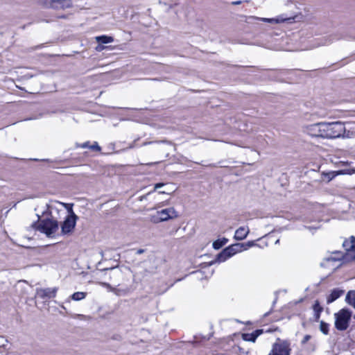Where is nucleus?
<instances>
[{
    "label": "nucleus",
    "mask_w": 355,
    "mask_h": 355,
    "mask_svg": "<svg viewBox=\"0 0 355 355\" xmlns=\"http://www.w3.org/2000/svg\"><path fill=\"white\" fill-rule=\"evenodd\" d=\"M59 207H62V202L58 201H51L49 204L43 200H40L35 207V211L38 218L49 216L57 218L60 211H62Z\"/></svg>",
    "instance_id": "nucleus-1"
},
{
    "label": "nucleus",
    "mask_w": 355,
    "mask_h": 355,
    "mask_svg": "<svg viewBox=\"0 0 355 355\" xmlns=\"http://www.w3.org/2000/svg\"><path fill=\"white\" fill-rule=\"evenodd\" d=\"M43 219H39L37 223H33L32 226L37 230L45 234L48 237H52L58 232L59 224L57 218L45 216Z\"/></svg>",
    "instance_id": "nucleus-2"
},
{
    "label": "nucleus",
    "mask_w": 355,
    "mask_h": 355,
    "mask_svg": "<svg viewBox=\"0 0 355 355\" xmlns=\"http://www.w3.org/2000/svg\"><path fill=\"white\" fill-rule=\"evenodd\" d=\"M344 131V123L341 121L322 122V138L334 139L340 138V134Z\"/></svg>",
    "instance_id": "nucleus-3"
},
{
    "label": "nucleus",
    "mask_w": 355,
    "mask_h": 355,
    "mask_svg": "<svg viewBox=\"0 0 355 355\" xmlns=\"http://www.w3.org/2000/svg\"><path fill=\"white\" fill-rule=\"evenodd\" d=\"M351 312L345 309L340 310L334 314L335 327L338 330L344 331L347 329L351 319Z\"/></svg>",
    "instance_id": "nucleus-4"
},
{
    "label": "nucleus",
    "mask_w": 355,
    "mask_h": 355,
    "mask_svg": "<svg viewBox=\"0 0 355 355\" xmlns=\"http://www.w3.org/2000/svg\"><path fill=\"white\" fill-rule=\"evenodd\" d=\"M178 213L173 207H169L161 211H158L155 214L150 216V220L153 223H157L166 221L168 219H173L178 217Z\"/></svg>",
    "instance_id": "nucleus-5"
},
{
    "label": "nucleus",
    "mask_w": 355,
    "mask_h": 355,
    "mask_svg": "<svg viewBox=\"0 0 355 355\" xmlns=\"http://www.w3.org/2000/svg\"><path fill=\"white\" fill-rule=\"evenodd\" d=\"M241 252L237 243L232 244L225 248L217 256L216 260L214 262H224L227 259L230 258L236 253Z\"/></svg>",
    "instance_id": "nucleus-6"
},
{
    "label": "nucleus",
    "mask_w": 355,
    "mask_h": 355,
    "mask_svg": "<svg viewBox=\"0 0 355 355\" xmlns=\"http://www.w3.org/2000/svg\"><path fill=\"white\" fill-rule=\"evenodd\" d=\"M290 348L287 342L277 339L273 344L271 352L268 355H289Z\"/></svg>",
    "instance_id": "nucleus-7"
},
{
    "label": "nucleus",
    "mask_w": 355,
    "mask_h": 355,
    "mask_svg": "<svg viewBox=\"0 0 355 355\" xmlns=\"http://www.w3.org/2000/svg\"><path fill=\"white\" fill-rule=\"evenodd\" d=\"M334 256L331 255L323 259L321 262L320 266L322 267L329 268L330 270H334L338 266H340V263H338L341 260L343 256L338 252H334Z\"/></svg>",
    "instance_id": "nucleus-8"
},
{
    "label": "nucleus",
    "mask_w": 355,
    "mask_h": 355,
    "mask_svg": "<svg viewBox=\"0 0 355 355\" xmlns=\"http://www.w3.org/2000/svg\"><path fill=\"white\" fill-rule=\"evenodd\" d=\"M322 122H318L313 124L306 125L302 127L304 133L313 137L322 138Z\"/></svg>",
    "instance_id": "nucleus-9"
},
{
    "label": "nucleus",
    "mask_w": 355,
    "mask_h": 355,
    "mask_svg": "<svg viewBox=\"0 0 355 355\" xmlns=\"http://www.w3.org/2000/svg\"><path fill=\"white\" fill-rule=\"evenodd\" d=\"M78 217L67 216L61 224V232L62 234L71 233L76 224Z\"/></svg>",
    "instance_id": "nucleus-10"
},
{
    "label": "nucleus",
    "mask_w": 355,
    "mask_h": 355,
    "mask_svg": "<svg viewBox=\"0 0 355 355\" xmlns=\"http://www.w3.org/2000/svg\"><path fill=\"white\" fill-rule=\"evenodd\" d=\"M44 6L48 8L64 9L71 6L69 0H50L46 1Z\"/></svg>",
    "instance_id": "nucleus-11"
},
{
    "label": "nucleus",
    "mask_w": 355,
    "mask_h": 355,
    "mask_svg": "<svg viewBox=\"0 0 355 355\" xmlns=\"http://www.w3.org/2000/svg\"><path fill=\"white\" fill-rule=\"evenodd\" d=\"M343 245L347 251L346 255L344 257V259H355V238L352 236L350 241H344Z\"/></svg>",
    "instance_id": "nucleus-12"
},
{
    "label": "nucleus",
    "mask_w": 355,
    "mask_h": 355,
    "mask_svg": "<svg viewBox=\"0 0 355 355\" xmlns=\"http://www.w3.org/2000/svg\"><path fill=\"white\" fill-rule=\"evenodd\" d=\"M58 290V287L37 288L36 290V295L42 299L53 298L56 296Z\"/></svg>",
    "instance_id": "nucleus-13"
},
{
    "label": "nucleus",
    "mask_w": 355,
    "mask_h": 355,
    "mask_svg": "<svg viewBox=\"0 0 355 355\" xmlns=\"http://www.w3.org/2000/svg\"><path fill=\"white\" fill-rule=\"evenodd\" d=\"M250 232L248 227H240L238 228L234 234V239L237 241H242L245 239Z\"/></svg>",
    "instance_id": "nucleus-14"
},
{
    "label": "nucleus",
    "mask_w": 355,
    "mask_h": 355,
    "mask_svg": "<svg viewBox=\"0 0 355 355\" xmlns=\"http://www.w3.org/2000/svg\"><path fill=\"white\" fill-rule=\"evenodd\" d=\"M343 293H344L343 290H340L338 288L334 289L327 298V304H330V303L334 302L338 298H339Z\"/></svg>",
    "instance_id": "nucleus-15"
},
{
    "label": "nucleus",
    "mask_w": 355,
    "mask_h": 355,
    "mask_svg": "<svg viewBox=\"0 0 355 355\" xmlns=\"http://www.w3.org/2000/svg\"><path fill=\"white\" fill-rule=\"evenodd\" d=\"M262 332V330H257L251 334H244L243 335V338L245 340L254 342L258 337L259 335Z\"/></svg>",
    "instance_id": "nucleus-16"
},
{
    "label": "nucleus",
    "mask_w": 355,
    "mask_h": 355,
    "mask_svg": "<svg viewBox=\"0 0 355 355\" xmlns=\"http://www.w3.org/2000/svg\"><path fill=\"white\" fill-rule=\"evenodd\" d=\"M256 19L263 21V22H268L271 24H279L285 21L286 19H284L282 17H277V18H264V17H255Z\"/></svg>",
    "instance_id": "nucleus-17"
},
{
    "label": "nucleus",
    "mask_w": 355,
    "mask_h": 355,
    "mask_svg": "<svg viewBox=\"0 0 355 355\" xmlns=\"http://www.w3.org/2000/svg\"><path fill=\"white\" fill-rule=\"evenodd\" d=\"M345 300L347 303L352 306L355 309V291H350L347 293Z\"/></svg>",
    "instance_id": "nucleus-18"
},
{
    "label": "nucleus",
    "mask_w": 355,
    "mask_h": 355,
    "mask_svg": "<svg viewBox=\"0 0 355 355\" xmlns=\"http://www.w3.org/2000/svg\"><path fill=\"white\" fill-rule=\"evenodd\" d=\"M96 40L100 44H108L114 41V38L111 36L101 35L96 37Z\"/></svg>",
    "instance_id": "nucleus-19"
},
{
    "label": "nucleus",
    "mask_w": 355,
    "mask_h": 355,
    "mask_svg": "<svg viewBox=\"0 0 355 355\" xmlns=\"http://www.w3.org/2000/svg\"><path fill=\"white\" fill-rule=\"evenodd\" d=\"M355 137V131L347 130L344 126V131L340 134V138L352 139Z\"/></svg>",
    "instance_id": "nucleus-20"
},
{
    "label": "nucleus",
    "mask_w": 355,
    "mask_h": 355,
    "mask_svg": "<svg viewBox=\"0 0 355 355\" xmlns=\"http://www.w3.org/2000/svg\"><path fill=\"white\" fill-rule=\"evenodd\" d=\"M73 204L62 202V207H64L68 212L67 216L78 217L77 215L73 211Z\"/></svg>",
    "instance_id": "nucleus-21"
},
{
    "label": "nucleus",
    "mask_w": 355,
    "mask_h": 355,
    "mask_svg": "<svg viewBox=\"0 0 355 355\" xmlns=\"http://www.w3.org/2000/svg\"><path fill=\"white\" fill-rule=\"evenodd\" d=\"M112 292L118 296H124L126 295L128 293V289H121L117 288H112Z\"/></svg>",
    "instance_id": "nucleus-22"
},
{
    "label": "nucleus",
    "mask_w": 355,
    "mask_h": 355,
    "mask_svg": "<svg viewBox=\"0 0 355 355\" xmlns=\"http://www.w3.org/2000/svg\"><path fill=\"white\" fill-rule=\"evenodd\" d=\"M313 310L315 313V319L318 320L320 318V312L322 311V308L320 306L318 301H316L313 304Z\"/></svg>",
    "instance_id": "nucleus-23"
},
{
    "label": "nucleus",
    "mask_w": 355,
    "mask_h": 355,
    "mask_svg": "<svg viewBox=\"0 0 355 355\" xmlns=\"http://www.w3.org/2000/svg\"><path fill=\"white\" fill-rule=\"evenodd\" d=\"M85 297V293L83 292H76L71 296V298L76 301L83 300Z\"/></svg>",
    "instance_id": "nucleus-24"
},
{
    "label": "nucleus",
    "mask_w": 355,
    "mask_h": 355,
    "mask_svg": "<svg viewBox=\"0 0 355 355\" xmlns=\"http://www.w3.org/2000/svg\"><path fill=\"white\" fill-rule=\"evenodd\" d=\"M320 329L324 334H328L329 324L323 321H321L320 324Z\"/></svg>",
    "instance_id": "nucleus-25"
},
{
    "label": "nucleus",
    "mask_w": 355,
    "mask_h": 355,
    "mask_svg": "<svg viewBox=\"0 0 355 355\" xmlns=\"http://www.w3.org/2000/svg\"><path fill=\"white\" fill-rule=\"evenodd\" d=\"M222 242L220 241V239H218V240H216L215 241H214L212 245H213V248L215 249V250H218L220 248H221L223 247V243H221Z\"/></svg>",
    "instance_id": "nucleus-26"
},
{
    "label": "nucleus",
    "mask_w": 355,
    "mask_h": 355,
    "mask_svg": "<svg viewBox=\"0 0 355 355\" xmlns=\"http://www.w3.org/2000/svg\"><path fill=\"white\" fill-rule=\"evenodd\" d=\"M340 174H349V175H352L354 173H355V169L354 168H351V169H347V170H343V171H340L339 172Z\"/></svg>",
    "instance_id": "nucleus-27"
},
{
    "label": "nucleus",
    "mask_w": 355,
    "mask_h": 355,
    "mask_svg": "<svg viewBox=\"0 0 355 355\" xmlns=\"http://www.w3.org/2000/svg\"><path fill=\"white\" fill-rule=\"evenodd\" d=\"M89 148L93 150L99 151L101 150V147L98 145L96 142H94V144L89 146Z\"/></svg>",
    "instance_id": "nucleus-28"
},
{
    "label": "nucleus",
    "mask_w": 355,
    "mask_h": 355,
    "mask_svg": "<svg viewBox=\"0 0 355 355\" xmlns=\"http://www.w3.org/2000/svg\"><path fill=\"white\" fill-rule=\"evenodd\" d=\"M237 244H238V246H239L241 252L248 250V248H246V245H245V243H237Z\"/></svg>",
    "instance_id": "nucleus-29"
},
{
    "label": "nucleus",
    "mask_w": 355,
    "mask_h": 355,
    "mask_svg": "<svg viewBox=\"0 0 355 355\" xmlns=\"http://www.w3.org/2000/svg\"><path fill=\"white\" fill-rule=\"evenodd\" d=\"M101 286H104V287H106L110 291L112 292V288H113L114 287L111 286V285L108 283H105V282H100L99 283Z\"/></svg>",
    "instance_id": "nucleus-30"
},
{
    "label": "nucleus",
    "mask_w": 355,
    "mask_h": 355,
    "mask_svg": "<svg viewBox=\"0 0 355 355\" xmlns=\"http://www.w3.org/2000/svg\"><path fill=\"white\" fill-rule=\"evenodd\" d=\"M4 343H8V340L4 339L3 336H0V349L5 346Z\"/></svg>",
    "instance_id": "nucleus-31"
},
{
    "label": "nucleus",
    "mask_w": 355,
    "mask_h": 355,
    "mask_svg": "<svg viewBox=\"0 0 355 355\" xmlns=\"http://www.w3.org/2000/svg\"><path fill=\"white\" fill-rule=\"evenodd\" d=\"M254 245H255V243L253 241H248V242L245 243V245L248 249L254 246Z\"/></svg>",
    "instance_id": "nucleus-32"
},
{
    "label": "nucleus",
    "mask_w": 355,
    "mask_h": 355,
    "mask_svg": "<svg viewBox=\"0 0 355 355\" xmlns=\"http://www.w3.org/2000/svg\"><path fill=\"white\" fill-rule=\"evenodd\" d=\"M105 49L104 46L102 45V44H100L96 47V50L97 51H102Z\"/></svg>",
    "instance_id": "nucleus-33"
},
{
    "label": "nucleus",
    "mask_w": 355,
    "mask_h": 355,
    "mask_svg": "<svg viewBox=\"0 0 355 355\" xmlns=\"http://www.w3.org/2000/svg\"><path fill=\"white\" fill-rule=\"evenodd\" d=\"M164 185V183H157L155 185L154 191L162 187Z\"/></svg>",
    "instance_id": "nucleus-34"
},
{
    "label": "nucleus",
    "mask_w": 355,
    "mask_h": 355,
    "mask_svg": "<svg viewBox=\"0 0 355 355\" xmlns=\"http://www.w3.org/2000/svg\"><path fill=\"white\" fill-rule=\"evenodd\" d=\"M310 338H311V336H310L309 335H306V336L304 337V338H303V340H302V343L303 344H304V343H306V342H307Z\"/></svg>",
    "instance_id": "nucleus-35"
},
{
    "label": "nucleus",
    "mask_w": 355,
    "mask_h": 355,
    "mask_svg": "<svg viewBox=\"0 0 355 355\" xmlns=\"http://www.w3.org/2000/svg\"><path fill=\"white\" fill-rule=\"evenodd\" d=\"M80 147H81L82 148H89V142H85V143H83V144H81Z\"/></svg>",
    "instance_id": "nucleus-36"
},
{
    "label": "nucleus",
    "mask_w": 355,
    "mask_h": 355,
    "mask_svg": "<svg viewBox=\"0 0 355 355\" xmlns=\"http://www.w3.org/2000/svg\"><path fill=\"white\" fill-rule=\"evenodd\" d=\"M220 241L222 242L221 243H223V246L227 243L228 239L223 238V239H220Z\"/></svg>",
    "instance_id": "nucleus-37"
},
{
    "label": "nucleus",
    "mask_w": 355,
    "mask_h": 355,
    "mask_svg": "<svg viewBox=\"0 0 355 355\" xmlns=\"http://www.w3.org/2000/svg\"><path fill=\"white\" fill-rule=\"evenodd\" d=\"M220 241L222 242L221 243H223V246L227 243L228 239L223 238V239H220Z\"/></svg>",
    "instance_id": "nucleus-38"
},
{
    "label": "nucleus",
    "mask_w": 355,
    "mask_h": 355,
    "mask_svg": "<svg viewBox=\"0 0 355 355\" xmlns=\"http://www.w3.org/2000/svg\"><path fill=\"white\" fill-rule=\"evenodd\" d=\"M144 251H145V250H144V249H139V250H137V254H141L144 253Z\"/></svg>",
    "instance_id": "nucleus-39"
},
{
    "label": "nucleus",
    "mask_w": 355,
    "mask_h": 355,
    "mask_svg": "<svg viewBox=\"0 0 355 355\" xmlns=\"http://www.w3.org/2000/svg\"><path fill=\"white\" fill-rule=\"evenodd\" d=\"M241 3V1H232V5H239Z\"/></svg>",
    "instance_id": "nucleus-40"
},
{
    "label": "nucleus",
    "mask_w": 355,
    "mask_h": 355,
    "mask_svg": "<svg viewBox=\"0 0 355 355\" xmlns=\"http://www.w3.org/2000/svg\"><path fill=\"white\" fill-rule=\"evenodd\" d=\"M160 193H170V192L167 191H159Z\"/></svg>",
    "instance_id": "nucleus-41"
}]
</instances>
